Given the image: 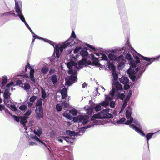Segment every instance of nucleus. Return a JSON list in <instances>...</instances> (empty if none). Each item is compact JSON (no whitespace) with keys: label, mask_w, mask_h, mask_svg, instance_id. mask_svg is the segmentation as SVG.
I'll list each match as a JSON object with an SVG mask.
<instances>
[{"label":"nucleus","mask_w":160,"mask_h":160,"mask_svg":"<svg viewBox=\"0 0 160 160\" xmlns=\"http://www.w3.org/2000/svg\"><path fill=\"white\" fill-rule=\"evenodd\" d=\"M47 40L48 41H45V42L48 43L54 47V53L55 52L56 54V57L54 53L52 56L50 58L51 63L54 66H56L58 64V58L60 55V52H62L63 49L66 48L69 46H72L74 45L76 43L72 38H69L64 42L59 48L58 45L54 42L49 40Z\"/></svg>","instance_id":"nucleus-1"},{"label":"nucleus","mask_w":160,"mask_h":160,"mask_svg":"<svg viewBox=\"0 0 160 160\" xmlns=\"http://www.w3.org/2000/svg\"><path fill=\"white\" fill-rule=\"evenodd\" d=\"M124 124L129 125L131 128L134 130L141 135L145 136V134L142 130V128L140 123L137 120H133L132 117H131Z\"/></svg>","instance_id":"nucleus-2"},{"label":"nucleus","mask_w":160,"mask_h":160,"mask_svg":"<svg viewBox=\"0 0 160 160\" xmlns=\"http://www.w3.org/2000/svg\"><path fill=\"white\" fill-rule=\"evenodd\" d=\"M109 109L107 108L102 110L98 114H94L91 118V120L93 121L89 124H91L95 121L97 122V124L95 125H97L98 122L95 120L96 119L110 118H113V115L109 113Z\"/></svg>","instance_id":"nucleus-3"},{"label":"nucleus","mask_w":160,"mask_h":160,"mask_svg":"<svg viewBox=\"0 0 160 160\" xmlns=\"http://www.w3.org/2000/svg\"><path fill=\"white\" fill-rule=\"evenodd\" d=\"M96 124L97 122L95 121L91 124H89L86 126L81 128L76 132L74 131H72L70 130H66V134L70 136L75 137L82 135L85 132V130L88 128L93 127L94 125Z\"/></svg>","instance_id":"nucleus-4"},{"label":"nucleus","mask_w":160,"mask_h":160,"mask_svg":"<svg viewBox=\"0 0 160 160\" xmlns=\"http://www.w3.org/2000/svg\"><path fill=\"white\" fill-rule=\"evenodd\" d=\"M33 132L35 135L31 134L30 136L32 140L39 142L41 146L44 145L46 146V144L40 138L41 135L42 134V129L38 128L37 130H34Z\"/></svg>","instance_id":"nucleus-5"},{"label":"nucleus","mask_w":160,"mask_h":160,"mask_svg":"<svg viewBox=\"0 0 160 160\" xmlns=\"http://www.w3.org/2000/svg\"><path fill=\"white\" fill-rule=\"evenodd\" d=\"M9 88L6 89L3 94L4 103L8 105L12 103V99L10 97L11 94L9 92Z\"/></svg>","instance_id":"nucleus-6"},{"label":"nucleus","mask_w":160,"mask_h":160,"mask_svg":"<svg viewBox=\"0 0 160 160\" xmlns=\"http://www.w3.org/2000/svg\"><path fill=\"white\" fill-rule=\"evenodd\" d=\"M139 55L142 57L144 60H146V62H142L143 64L146 67H148V65L151 64L152 62L158 60L159 58H160V55H158V57L154 58H150L147 57H144L142 55H141L139 54Z\"/></svg>","instance_id":"nucleus-7"},{"label":"nucleus","mask_w":160,"mask_h":160,"mask_svg":"<svg viewBox=\"0 0 160 160\" xmlns=\"http://www.w3.org/2000/svg\"><path fill=\"white\" fill-rule=\"evenodd\" d=\"M89 117L87 115H81L77 118L76 119L74 118V122H78L79 123H82L85 125L87 124L89 121Z\"/></svg>","instance_id":"nucleus-8"},{"label":"nucleus","mask_w":160,"mask_h":160,"mask_svg":"<svg viewBox=\"0 0 160 160\" xmlns=\"http://www.w3.org/2000/svg\"><path fill=\"white\" fill-rule=\"evenodd\" d=\"M91 60L93 61H88V65H90L92 66H95L96 67L99 66L101 65L100 64L98 59L99 58H96L94 57V54L92 53L90 54Z\"/></svg>","instance_id":"nucleus-9"},{"label":"nucleus","mask_w":160,"mask_h":160,"mask_svg":"<svg viewBox=\"0 0 160 160\" xmlns=\"http://www.w3.org/2000/svg\"><path fill=\"white\" fill-rule=\"evenodd\" d=\"M126 45L128 47L129 49L130 50H133V51H135V52H136L137 53V54L138 55V56L141 58V59H140L141 61H140V59L139 57L138 56H134V58L135 60V62H136V63H137V64H138V63H139L140 62H141V66L140 67L143 66V65L142 64V63H141V60H142V61H143V62H147V61H146L145 60H144L142 58V57H141V56H140L139 55V54H140H140L139 53H138L137 52H136L135 51H134V50L133 48L131 47V46L130 45V44L128 42V43H126Z\"/></svg>","instance_id":"nucleus-10"},{"label":"nucleus","mask_w":160,"mask_h":160,"mask_svg":"<svg viewBox=\"0 0 160 160\" xmlns=\"http://www.w3.org/2000/svg\"><path fill=\"white\" fill-rule=\"evenodd\" d=\"M15 9L17 14H19L22 13V2L21 1L15 0Z\"/></svg>","instance_id":"nucleus-11"},{"label":"nucleus","mask_w":160,"mask_h":160,"mask_svg":"<svg viewBox=\"0 0 160 160\" xmlns=\"http://www.w3.org/2000/svg\"><path fill=\"white\" fill-rule=\"evenodd\" d=\"M142 62H143V61H142V60H141V63H142V64L143 65V66L141 67H138L137 68H136L135 69V70H136V72H138L139 70V69L140 70L139 73H138L136 76L137 80H138L139 78L141 76L143 72L145 71L146 68V67H146V66H144Z\"/></svg>","instance_id":"nucleus-12"},{"label":"nucleus","mask_w":160,"mask_h":160,"mask_svg":"<svg viewBox=\"0 0 160 160\" xmlns=\"http://www.w3.org/2000/svg\"><path fill=\"white\" fill-rule=\"evenodd\" d=\"M36 113V118L37 119H40L42 118L43 116V109L41 107H38V109L36 108L35 110Z\"/></svg>","instance_id":"nucleus-13"},{"label":"nucleus","mask_w":160,"mask_h":160,"mask_svg":"<svg viewBox=\"0 0 160 160\" xmlns=\"http://www.w3.org/2000/svg\"><path fill=\"white\" fill-rule=\"evenodd\" d=\"M77 77L76 75H71L69 77L68 80L66 81V83L69 86L77 82Z\"/></svg>","instance_id":"nucleus-14"},{"label":"nucleus","mask_w":160,"mask_h":160,"mask_svg":"<svg viewBox=\"0 0 160 160\" xmlns=\"http://www.w3.org/2000/svg\"><path fill=\"white\" fill-rule=\"evenodd\" d=\"M97 56L100 57L98 60L99 61L102 60H104L105 61L108 60V58L106 56L105 54L103 52H102L97 53H95Z\"/></svg>","instance_id":"nucleus-15"},{"label":"nucleus","mask_w":160,"mask_h":160,"mask_svg":"<svg viewBox=\"0 0 160 160\" xmlns=\"http://www.w3.org/2000/svg\"><path fill=\"white\" fill-rule=\"evenodd\" d=\"M28 118V117H21L20 123L22 125L23 127L26 130L27 129V127L26 126L25 123L27 122Z\"/></svg>","instance_id":"nucleus-16"},{"label":"nucleus","mask_w":160,"mask_h":160,"mask_svg":"<svg viewBox=\"0 0 160 160\" xmlns=\"http://www.w3.org/2000/svg\"><path fill=\"white\" fill-rule=\"evenodd\" d=\"M157 132L153 133V132H149L146 134V135H145V136H145L146 138V141L148 144V150H149V140L151 139L153 135L155 133H156Z\"/></svg>","instance_id":"nucleus-17"},{"label":"nucleus","mask_w":160,"mask_h":160,"mask_svg":"<svg viewBox=\"0 0 160 160\" xmlns=\"http://www.w3.org/2000/svg\"><path fill=\"white\" fill-rule=\"evenodd\" d=\"M132 109L131 108L128 106L126 109V116L128 119H129L131 117Z\"/></svg>","instance_id":"nucleus-18"},{"label":"nucleus","mask_w":160,"mask_h":160,"mask_svg":"<svg viewBox=\"0 0 160 160\" xmlns=\"http://www.w3.org/2000/svg\"><path fill=\"white\" fill-rule=\"evenodd\" d=\"M78 64L74 61H71L68 62L67 64V65L69 70L72 69L73 66H74L76 68H77Z\"/></svg>","instance_id":"nucleus-19"},{"label":"nucleus","mask_w":160,"mask_h":160,"mask_svg":"<svg viewBox=\"0 0 160 160\" xmlns=\"http://www.w3.org/2000/svg\"><path fill=\"white\" fill-rule=\"evenodd\" d=\"M112 84L115 86L116 90H121L122 89V86L118 81L113 82Z\"/></svg>","instance_id":"nucleus-20"},{"label":"nucleus","mask_w":160,"mask_h":160,"mask_svg":"<svg viewBox=\"0 0 160 160\" xmlns=\"http://www.w3.org/2000/svg\"><path fill=\"white\" fill-rule=\"evenodd\" d=\"M120 82L122 83H128L129 80L128 77L124 76H122L121 78H119Z\"/></svg>","instance_id":"nucleus-21"},{"label":"nucleus","mask_w":160,"mask_h":160,"mask_svg":"<svg viewBox=\"0 0 160 160\" xmlns=\"http://www.w3.org/2000/svg\"><path fill=\"white\" fill-rule=\"evenodd\" d=\"M60 92L62 95V99H64L67 95V88H64L60 91Z\"/></svg>","instance_id":"nucleus-22"},{"label":"nucleus","mask_w":160,"mask_h":160,"mask_svg":"<svg viewBox=\"0 0 160 160\" xmlns=\"http://www.w3.org/2000/svg\"><path fill=\"white\" fill-rule=\"evenodd\" d=\"M29 69L30 70L29 74L30 78L31 81L34 82H35V80L34 77V69L32 68L31 67H29Z\"/></svg>","instance_id":"nucleus-23"},{"label":"nucleus","mask_w":160,"mask_h":160,"mask_svg":"<svg viewBox=\"0 0 160 160\" xmlns=\"http://www.w3.org/2000/svg\"><path fill=\"white\" fill-rule=\"evenodd\" d=\"M63 139L66 141L68 143H72L73 142L74 140V138H72L70 137L62 136Z\"/></svg>","instance_id":"nucleus-24"},{"label":"nucleus","mask_w":160,"mask_h":160,"mask_svg":"<svg viewBox=\"0 0 160 160\" xmlns=\"http://www.w3.org/2000/svg\"><path fill=\"white\" fill-rule=\"evenodd\" d=\"M108 63L107 65V66H108V67L109 69H111L113 72L115 71V67L114 65L112 63H110L108 60Z\"/></svg>","instance_id":"nucleus-25"},{"label":"nucleus","mask_w":160,"mask_h":160,"mask_svg":"<svg viewBox=\"0 0 160 160\" xmlns=\"http://www.w3.org/2000/svg\"><path fill=\"white\" fill-rule=\"evenodd\" d=\"M85 50H82L80 52V54L82 57L87 56L88 55V53L87 51V48L86 47L84 48Z\"/></svg>","instance_id":"nucleus-26"},{"label":"nucleus","mask_w":160,"mask_h":160,"mask_svg":"<svg viewBox=\"0 0 160 160\" xmlns=\"http://www.w3.org/2000/svg\"><path fill=\"white\" fill-rule=\"evenodd\" d=\"M72 38L73 40L76 42V44L78 43L79 42V41H80V40H77L76 36L73 31H72L71 38Z\"/></svg>","instance_id":"nucleus-27"},{"label":"nucleus","mask_w":160,"mask_h":160,"mask_svg":"<svg viewBox=\"0 0 160 160\" xmlns=\"http://www.w3.org/2000/svg\"><path fill=\"white\" fill-rule=\"evenodd\" d=\"M41 89L42 98L43 99H45L48 96L49 94H48V92H47V93L48 94H47L45 89L42 87H41Z\"/></svg>","instance_id":"nucleus-28"},{"label":"nucleus","mask_w":160,"mask_h":160,"mask_svg":"<svg viewBox=\"0 0 160 160\" xmlns=\"http://www.w3.org/2000/svg\"><path fill=\"white\" fill-rule=\"evenodd\" d=\"M32 37H33V39L32 40V42H34L35 41V40L36 39H38L42 40H43V41H44V42H45V41H48L47 40H48V39H45L44 38H42L41 37H39V36L36 35L35 34H34V35H32Z\"/></svg>","instance_id":"nucleus-29"},{"label":"nucleus","mask_w":160,"mask_h":160,"mask_svg":"<svg viewBox=\"0 0 160 160\" xmlns=\"http://www.w3.org/2000/svg\"><path fill=\"white\" fill-rule=\"evenodd\" d=\"M51 80L53 84H55L58 81L57 77L56 75L54 74L52 75L51 78Z\"/></svg>","instance_id":"nucleus-30"},{"label":"nucleus","mask_w":160,"mask_h":160,"mask_svg":"<svg viewBox=\"0 0 160 160\" xmlns=\"http://www.w3.org/2000/svg\"><path fill=\"white\" fill-rule=\"evenodd\" d=\"M47 158L48 160H56L50 150L48 153Z\"/></svg>","instance_id":"nucleus-31"},{"label":"nucleus","mask_w":160,"mask_h":160,"mask_svg":"<svg viewBox=\"0 0 160 160\" xmlns=\"http://www.w3.org/2000/svg\"><path fill=\"white\" fill-rule=\"evenodd\" d=\"M8 82V78L6 76H3L2 77V80L1 82V85H2L1 88L4 86Z\"/></svg>","instance_id":"nucleus-32"},{"label":"nucleus","mask_w":160,"mask_h":160,"mask_svg":"<svg viewBox=\"0 0 160 160\" xmlns=\"http://www.w3.org/2000/svg\"><path fill=\"white\" fill-rule=\"evenodd\" d=\"M93 108L96 112L99 111L101 110V106L99 103L98 104L93 105Z\"/></svg>","instance_id":"nucleus-33"},{"label":"nucleus","mask_w":160,"mask_h":160,"mask_svg":"<svg viewBox=\"0 0 160 160\" xmlns=\"http://www.w3.org/2000/svg\"><path fill=\"white\" fill-rule=\"evenodd\" d=\"M42 104L43 103L42 100V99L40 98L37 101L35 105L36 107L39 106V107H41V108H42Z\"/></svg>","instance_id":"nucleus-34"},{"label":"nucleus","mask_w":160,"mask_h":160,"mask_svg":"<svg viewBox=\"0 0 160 160\" xmlns=\"http://www.w3.org/2000/svg\"><path fill=\"white\" fill-rule=\"evenodd\" d=\"M49 70V69L47 66L42 67L41 70V72L42 74H45Z\"/></svg>","instance_id":"nucleus-35"},{"label":"nucleus","mask_w":160,"mask_h":160,"mask_svg":"<svg viewBox=\"0 0 160 160\" xmlns=\"http://www.w3.org/2000/svg\"><path fill=\"white\" fill-rule=\"evenodd\" d=\"M18 17L20 20L23 23H25V22H26L25 18L22 13L19 14H16L15 17Z\"/></svg>","instance_id":"nucleus-36"},{"label":"nucleus","mask_w":160,"mask_h":160,"mask_svg":"<svg viewBox=\"0 0 160 160\" xmlns=\"http://www.w3.org/2000/svg\"><path fill=\"white\" fill-rule=\"evenodd\" d=\"M119 14L122 18H127V14L125 10L123 11V12L121 11L119 13Z\"/></svg>","instance_id":"nucleus-37"},{"label":"nucleus","mask_w":160,"mask_h":160,"mask_svg":"<svg viewBox=\"0 0 160 160\" xmlns=\"http://www.w3.org/2000/svg\"><path fill=\"white\" fill-rule=\"evenodd\" d=\"M124 60V57L123 55H120L118 57H116V58L115 61L120 62V61H123Z\"/></svg>","instance_id":"nucleus-38"},{"label":"nucleus","mask_w":160,"mask_h":160,"mask_svg":"<svg viewBox=\"0 0 160 160\" xmlns=\"http://www.w3.org/2000/svg\"><path fill=\"white\" fill-rule=\"evenodd\" d=\"M101 106L107 107L109 105V102L107 100L104 101L100 103Z\"/></svg>","instance_id":"nucleus-39"},{"label":"nucleus","mask_w":160,"mask_h":160,"mask_svg":"<svg viewBox=\"0 0 160 160\" xmlns=\"http://www.w3.org/2000/svg\"><path fill=\"white\" fill-rule=\"evenodd\" d=\"M125 97V95L123 93L118 94L117 95V98L120 99L121 100H123Z\"/></svg>","instance_id":"nucleus-40"},{"label":"nucleus","mask_w":160,"mask_h":160,"mask_svg":"<svg viewBox=\"0 0 160 160\" xmlns=\"http://www.w3.org/2000/svg\"><path fill=\"white\" fill-rule=\"evenodd\" d=\"M24 85V86H23L22 85L21 86V87L23 88L25 90H28L30 89V86L29 83H25Z\"/></svg>","instance_id":"nucleus-41"},{"label":"nucleus","mask_w":160,"mask_h":160,"mask_svg":"<svg viewBox=\"0 0 160 160\" xmlns=\"http://www.w3.org/2000/svg\"><path fill=\"white\" fill-rule=\"evenodd\" d=\"M116 55L112 53H109L108 55V58L111 60L115 61L116 58Z\"/></svg>","instance_id":"nucleus-42"},{"label":"nucleus","mask_w":160,"mask_h":160,"mask_svg":"<svg viewBox=\"0 0 160 160\" xmlns=\"http://www.w3.org/2000/svg\"><path fill=\"white\" fill-rule=\"evenodd\" d=\"M77 70L76 69L73 70L72 69H71L68 70V73L71 74V75H76L77 73Z\"/></svg>","instance_id":"nucleus-43"},{"label":"nucleus","mask_w":160,"mask_h":160,"mask_svg":"<svg viewBox=\"0 0 160 160\" xmlns=\"http://www.w3.org/2000/svg\"><path fill=\"white\" fill-rule=\"evenodd\" d=\"M125 118L123 117L121 118L119 120H118L116 122V123L118 124H124V122L125 121Z\"/></svg>","instance_id":"nucleus-44"},{"label":"nucleus","mask_w":160,"mask_h":160,"mask_svg":"<svg viewBox=\"0 0 160 160\" xmlns=\"http://www.w3.org/2000/svg\"><path fill=\"white\" fill-rule=\"evenodd\" d=\"M129 77L134 82L135 81H136L137 78L136 76L133 73H131L129 75Z\"/></svg>","instance_id":"nucleus-45"},{"label":"nucleus","mask_w":160,"mask_h":160,"mask_svg":"<svg viewBox=\"0 0 160 160\" xmlns=\"http://www.w3.org/2000/svg\"><path fill=\"white\" fill-rule=\"evenodd\" d=\"M85 62V61L83 60L79 61L78 62V65L79 66V67L78 68H77V69H79L81 68L82 67L80 66L84 65Z\"/></svg>","instance_id":"nucleus-46"},{"label":"nucleus","mask_w":160,"mask_h":160,"mask_svg":"<svg viewBox=\"0 0 160 160\" xmlns=\"http://www.w3.org/2000/svg\"><path fill=\"white\" fill-rule=\"evenodd\" d=\"M93 108H89L88 109H87V113L89 115H91L93 112Z\"/></svg>","instance_id":"nucleus-47"},{"label":"nucleus","mask_w":160,"mask_h":160,"mask_svg":"<svg viewBox=\"0 0 160 160\" xmlns=\"http://www.w3.org/2000/svg\"><path fill=\"white\" fill-rule=\"evenodd\" d=\"M76 54L75 56L73 54L71 55V58L72 60L76 61L79 55L78 53Z\"/></svg>","instance_id":"nucleus-48"},{"label":"nucleus","mask_w":160,"mask_h":160,"mask_svg":"<svg viewBox=\"0 0 160 160\" xmlns=\"http://www.w3.org/2000/svg\"><path fill=\"white\" fill-rule=\"evenodd\" d=\"M11 104H10L9 105H7L8 107H10V109L13 111H15L17 110V109L15 106Z\"/></svg>","instance_id":"nucleus-49"},{"label":"nucleus","mask_w":160,"mask_h":160,"mask_svg":"<svg viewBox=\"0 0 160 160\" xmlns=\"http://www.w3.org/2000/svg\"><path fill=\"white\" fill-rule=\"evenodd\" d=\"M112 75L114 80H117L118 78V75L117 73L114 72H113Z\"/></svg>","instance_id":"nucleus-50"},{"label":"nucleus","mask_w":160,"mask_h":160,"mask_svg":"<svg viewBox=\"0 0 160 160\" xmlns=\"http://www.w3.org/2000/svg\"><path fill=\"white\" fill-rule=\"evenodd\" d=\"M137 64L136 63V62L133 60H132L130 61V65L131 67L133 68H134L136 67V65Z\"/></svg>","instance_id":"nucleus-51"},{"label":"nucleus","mask_w":160,"mask_h":160,"mask_svg":"<svg viewBox=\"0 0 160 160\" xmlns=\"http://www.w3.org/2000/svg\"><path fill=\"white\" fill-rule=\"evenodd\" d=\"M82 48L81 46H78L74 50V54H77L79 50H81Z\"/></svg>","instance_id":"nucleus-52"},{"label":"nucleus","mask_w":160,"mask_h":160,"mask_svg":"<svg viewBox=\"0 0 160 160\" xmlns=\"http://www.w3.org/2000/svg\"><path fill=\"white\" fill-rule=\"evenodd\" d=\"M63 116H65V117L71 120L72 119L71 117L68 113L64 112L63 113Z\"/></svg>","instance_id":"nucleus-53"},{"label":"nucleus","mask_w":160,"mask_h":160,"mask_svg":"<svg viewBox=\"0 0 160 160\" xmlns=\"http://www.w3.org/2000/svg\"><path fill=\"white\" fill-rule=\"evenodd\" d=\"M12 116L15 121L18 122H19L20 120L21 116H17L14 115H12Z\"/></svg>","instance_id":"nucleus-54"},{"label":"nucleus","mask_w":160,"mask_h":160,"mask_svg":"<svg viewBox=\"0 0 160 160\" xmlns=\"http://www.w3.org/2000/svg\"><path fill=\"white\" fill-rule=\"evenodd\" d=\"M116 90L115 88H112V89L110 91L109 94L112 97H113L115 95V92Z\"/></svg>","instance_id":"nucleus-55"},{"label":"nucleus","mask_w":160,"mask_h":160,"mask_svg":"<svg viewBox=\"0 0 160 160\" xmlns=\"http://www.w3.org/2000/svg\"><path fill=\"white\" fill-rule=\"evenodd\" d=\"M143 160H150L149 155H146L144 154L143 156Z\"/></svg>","instance_id":"nucleus-56"},{"label":"nucleus","mask_w":160,"mask_h":160,"mask_svg":"<svg viewBox=\"0 0 160 160\" xmlns=\"http://www.w3.org/2000/svg\"><path fill=\"white\" fill-rule=\"evenodd\" d=\"M27 107L25 105L20 106L19 107V109L22 111H24L27 109Z\"/></svg>","instance_id":"nucleus-57"},{"label":"nucleus","mask_w":160,"mask_h":160,"mask_svg":"<svg viewBox=\"0 0 160 160\" xmlns=\"http://www.w3.org/2000/svg\"><path fill=\"white\" fill-rule=\"evenodd\" d=\"M31 110H28L24 114V117H28V116L31 114Z\"/></svg>","instance_id":"nucleus-58"},{"label":"nucleus","mask_w":160,"mask_h":160,"mask_svg":"<svg viewBox=\"0 0 160 160\" xmlns=\"http://www.w3.org/2000/svg\"><path fill=\"white\" fill-rule=\"evenodd\" d=\"M70 113L74 116L76 115L77 113V111L76 109H72L70 110Z\"/></svg>","instance_id":"nucleus-59"},{"label":"nucleus","mask_w":160,"mask_h":160,"mask_svg":"<svg viewBox=\"0 0 160 160\" xmlns=\"http://www.w3.org/2000/svg\"><path fill=\"white\" fill-rule=\"evenodd\" d=\"M62 107L61 105L59 104H58L56 105V109L57 110V111L58 112H60L62 110Z\"/></svg>","instance_id":"nucleus-60"},{"label":"nucleus","mask_w":160,"mask_h":160,"mask_svg":"<svg viewBox=\"0 0 160 160\" xmlns=\"http://www.w3.org/2000/svg\"><path fill=\"white\" fill-rule=\"evenodd\" d=\"M109 105L111 108H113L115 106V103L114 101H112L110 103L109 102Z\"/></svg>","instance_id":"nucleus-61"},{"label":"nucleus","mask_w":160,"mask_h":160,"mask_svg":"<svg viewBox=\"0 0 160 160\" xmlns=\"http://www.w3.org/2000/svg\"><path fill=\"white\" fill-rule=\"evenodd\" d=\"M105 99L106 100H108L109 101H111L113 99V97H110L108 95H105Z\"/></svg>","instance_id":"nucleus-62"},{"label":"nucleus","mask_w":160,"mask_h":160,"mask_svg":"<svg viewBox=\"0 0 160 160\" xmlns=\"http://www.w3.org/2000/svg\"><path fill=\"white\" fill-rule=\"evenodd\" d=\"M124 65V63L123 61H120L119 62L118 64V68H123Z\"/></svg>","instance_id":"nucleus-63"},{"label":"nucleus","mask_w":160,"mask_h":160,"mask_svg":"<svg viewBox=\"0 0 160 160\" xmlns=\"http://www.w3.org/2000/svg\"><path fill=\"white\" fill-rule=\"evenodd\" d=\"M126 58L128 60H131L132 59V57L130 54L127 53L126 56Z\"/></svg>","instance_id":"nucleus-64"}]
</instances>
